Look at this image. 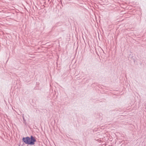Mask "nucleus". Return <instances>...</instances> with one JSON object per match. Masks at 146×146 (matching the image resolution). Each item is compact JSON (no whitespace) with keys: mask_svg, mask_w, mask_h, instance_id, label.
I'll use <instances>...</instances> for the list:
<instances>
[{"mask_svg":"<svg viewBox=\"0 0 146 146\" xmlns=\"http://www.w3.org/2000/svg\"><path fill=\"white\" fill-rule=\"evenodd\" d=\"M22 140L25 144L30 145H34L35 142L36 141V139L32 136L30 137H23Z\"/></svg>","mask_w":146,"mask_h":146,"instance_id":"obj_1","label":"nucleus"}]
</instances>
